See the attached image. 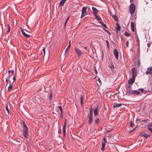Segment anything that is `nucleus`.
<instances>
[{
  "mask_svg": "<svg viewBox=\"0 0 152 152\" xmlns=\"http://www.w3.org/2000/svg\"><path fill=\"white\" fill-rule=\"evenodd\" d=\"M23 124V134L25 138L27 139L28 138V128L27 126L25 124L24 121H22Z\"/></svg>",
  "mask_w": 152,
  "mask_h": 152,
  "instance_id": "obj_1",
  "label": "nucleus"
},
{
  "mask_svg": "<svg viewBox=\"0 0 152 152\" xmlns=\"http://www.w3.org/2000/svg\"><path fill=\"white\" fill-rule=\"evenodd\" d=\"M126 95L128 96H129L130 94H131V93L132 91V88L131 86L129 85L126 88Z\"/></svg>",
  "mask_w": 152,
  "mask_h": 152,
  "instance_id": "obj_2",
  "label": "nucleus"
},
{
  "mask_svg": "<svg viewBox=\"0 0 152 152\" xmlns=\"http://www.w3.org/2000/svg\"><path fill=\"white\" fill-rule=\"evenodd\" d=\"M67 119L66 118H65L64 119V126H63V136L65 137L66 135V126L67 124Z\"/></svg>",
  "mask_w": 152,
  "mask_h": 152,
  "instance_id": "obj_3",
  "label": "nucleus"
},
{
  "mask_svg": "<svg viewBox=\"0 0 152 152\" xmlns=\"http://www.w3.org/2000/svg\"><path fill=\"white\" fill-rule=\"evenodd\" d=\"M129 9L130 13L132 14H133L135 10V5L133 4H131L130 6Z\"/></svg>",
  "mask_w": 152,
  "mask_h": 152,
  "instance_id": "obj_4",
  "label": "nucleus"
},
{
  "mask_svg": "<svg viewBox=\"0 0 152 152\" xmlns=\"http://www.w3.org/2000/svg\"><path fill=\"white\" fill-rule=\"evenodd\" d=\"M75 51L78 57H79L83 53L81 50L80 49L76 48H75Z\"/></svg>",
  "mask_w": 152,
  "mask_h": 152,
  "instance_id": "obj_5",
  "label": "nucleus"
},
{
  "mask_svg": "<svg viewBox=\"0 0 152 152\" xmlns=\"http://www.w3.org/2000/svg\"><path fill=\"white\" fill-rule=\"evenodd\" d=\"M145 73L147 75L148 74L151 75L152 74V66L151 67L148 68L147 70L145 72Z\"/></svg>",
  "mask_w": 152,
  "mask_h": 152,
  "instance_id": "obj_6",
  "label": "nucleus"
},
{
  "mask_svg": "<svg viewBox=\"0 0 152 152\" xmlns=\"http://www.w3.org/2000/svg\"><path fill=\"white\" fill-rule=\"evenodd\" d=\"M140 135L142 137H143L145 138H147L150 137L151 136L150 134H147L143 132L141 133Z\"/></svg>",
  "mask_w": 152,
  "mask_h": 152,
  "instance_id": "obj_7",
  "label": "nucleus"
},
{
  "mask_svg": "<svg viewBox=\"0 0 152 152\" xmlns=\"http://www.w3.org/2000/svg\"><path fill=\"white\" fill-rule=\"evenodd\" d=\"M88 123L89 124H91L93 122V115H88Z\"/></svg>",
  "mask_w": 152,
  "mask_h": 152,
  "instance_id": "obj_8",
  "label": "nucleus"
},
{
  "mask_svg": "<svg viewBox=\"0 0 152 152\" xmlns=\"http://www.w3.org/2000/svg\"><path fill=\"white\" fill-rule=\"evenodd\" d=\"M113 53L116 58L118 59V53L117 50L115 49L113 50Z\"/></svg>",
  "mask_w": 152,
  "mask_h": 152,
  "instance_id": "obj_9",
  "label": "nucleus"
},
{
  "mask_svg": "<svg viewBox=\"0 0 152 152\" xmlns=\"http://www.w3.org/2000/svg\"><path fill=\"white\" fill-rule=\"evenodd\" d=\"M92 10L93 11V13L94 15L96 14L99 11V10L95 7H92Z\"/></svg>",
  "mask_w": 152,
  "mask_h": 152,
  "instance_id": "obj_10",
  "label": "nucleus"
},
{
  "mask_svg": "<svg viewBox=\"0 0 152 152\" xmlns=\"http://www.w3.org/2000/svg\"><path fill=\"white\" fill-rule=\"evenodd\" d=\"M135 80V78L133 77H131L128 81V83L129 84H132L134 82Z\"/></svg>",
  "mask_w": 152,
  "mask_h": 152,
  "instance_id": "obj_11",
  "label": "nucleus"
},
{
  "mask_svg": "<svg viewBox=\"0 0 152 152\" xmlns=\"http://www.w3.org/2000/svg\"><path fill=\"white\" fill-rule=\"evenodd\" d=\"M21 31L22 33V34L24 36L26 37H30V35L28 34H26L25 32L23 31V28L20 27Z\"/></svg>",
  "mask_w": 152,
  "mask_h": 152,
  "instance_id": "obj_12",
  "label": "nucleus"
},
{
  "mask_svg": "<svg viewBox=\"0 0 152 152\" xmlns=\"http://www.w3.org/2000/svg\"><path fill=\"white\" fill-rule=\"evenodd\" d=\"M140 93V92L139 91H138L137 90H133L131 93V94L133 95H135L136 94L138 95H139Z\"/></svg>",
  "mask_w": 152,
  "mask_h": 152,
  "instance_id": "obj_13",
  "label": "nucleus"
},
{
  "mask_svg": "<svg viewBox=\"0 0 152 152\" xmlns=\"http://www.w3.org/2000/svg\"><path fill=\"white\" fill-rule=\"evenodd\" d=\"M87 7H83L82 10V13L85 14L86 15H87L86 13V9Z\"/></svg>",
  "mask_w": 152,
  "mask_h": 152,
  "instance_id": "obj_14",
  "label": "nucleus"
},
{
  "mask_svg": "<svg viewBox=\"0 0 152 152\" xmlns=\"http://www.w3.org/2000/svg\"><path fill=\"white\" fill-rule=\"evenodd\" d=\"M122 105V104L121 103H119L118 104H117V103L115 102L114 103L113 107V108H115L116 107H118L120 106H121Z\"/></svg>",
  "mask_w": 152,
  "mask_h": 152,
  "instance_id": "obj_15",
  "label": "nucleus"
},
{
  "mask_svg": "<svg viewBox=\"0 0 152 152\" xmlns=\"http://www.w3.org/2000/svg\"><path fill=\"white\" fill-rule=\"evenodd\" d=\"M98 106H97V107L95 108L94 110V115L95 116H96L98 115Z\"/></svg>",
  "mask_w": 152,
  "mask_h": 152,
  "instance_id": "obj_16",
  "label": "nucleus"
},
{
  "mask_svg": "<svg viewBox=\"0 0 152 152\" xmlns=\"http://www.w3.org/2000/svg\"><path fill=\"white\" fill-rule=\"evenodd\" d=\"M9 83H10V84L9 85V87L8 88V91H10L12 88L13 87V85L12 84H13V83H11V82L10 80H9Z\"/></svg>",
  "mask_w": 152,
  "mask_h": 152,
  "instance_id": "obj_17",
  "label": "nucleus"
},
{
  "mask_svg": "<svg viewBox=\"0 0 152 152\" xmlns=\"http://www.w3.org/2000/svg\"><path fill=\"white\" fill-rule=\"evenodd\" d=\"M93 109L92 106H91L89 108V114L88 115H93Z\"/></svg>",
  "mask_w": 152,
  "mask_h": 152,
  "instance_id": "obj_18",
  "label": "nucleus"
},
{
  "mask_svg": "<svg viewBox=\"0 0 152 152\" xmlns=\"http://www.w3.org/2000/svg\"><path fill=\"white\" fill-rule=\"evenodd\" d=\"M117 27L116 28V32H117V31H119L121 30V26L118 23H116Z\"/></svg>",
  "mask_w": 152,
  "mask_h": 152,
  "instance_id": "obj_19",
  "label": "nucleus"
},
{
  "mask_svg": "<svg viewBox=\"0 0 152 152\" xmlns=\"http://www.w3.org/2000/svg\"><path fill=\"white\" fill-rule=\"evenodd\" d=\"M80 103L81 106H83V96L82 95H81V96L80 98Z\"/></svg>",
  "mask_w": 152,
  "mask_h": 152,
  "instance_id": "obj_20",
  "label": "nucleus"
},
{
  "mask_svg": "<svg viewBox=\"0 0 152 152\" xmlns=\"http://www.w3.org/2000/svg\"><path fill=\"white\" fill-rule=\"evenodd\" d=\"M112 16V18L115 20V21H118V18L117 17L116 15H113Z\"/></svg>",
  "mask_w": 152,
  "mask_h": 152,
  "instance_id": "obj_21",
  "label": "nucleus"
},
{
  "mask_svg": "<svg viewBox=\"0 0 152 152\" xmlns=\"http://www.w3.org/2000/svg\"><path fill=\"white\" fill-rule=\"evenodd\" d=\"M95 123L96 125H98L99 123V119L97 118L95 120Z\"/></svg>",
  "mask_w": 152,
  "mask_h": 152,
  "instance_id": "obj_22",
  "label": "nucleus"
},
{
  "mask_svg": "<svg viewBox=\"0 0 152 152\" xmlns=\"http://www.w3.org/2000/svg\"><path fill=\"white\" fill-rule=\"evenodd\" d=\"M137 74L136 72H132V77L135 78L137 76Z\"/></svg>",
  "mask_w": 152,
  "mask_h": 152,
  "instance_id": "obj_23",
  "label": "nucleus"
},
{
  "mask_svg": "<svg viewBox=\"0 0 152 152\" xmlns=\"http://www.w3.org/2000/svg\"><path fill=\"white\" fill-rule=\"evenodd\" d=\"M94 15L95 16V19L97 20H102V19L101 18H100L97 15V14Z\"/></svg>",
  "mask_w": 152,
  "mask_h": 152,
  "instance_id": "obj_24",
  "label": "nucleus"
},
{
  "mask_svg": "<svg viewBox=\"0 0 152 152\" xmlns=\"http://www.w3.org/2000/svg\"><path fill=\"white\" fill-rule=\"evenodd\" d=\"M124 35L127 37H129L130 35V34L129 33H128L127 31H126L124 33Z\"/></svg>",
  "mask_w": 152,
  "mask_h": 152,
  "instance_id": "obj_25",
  "label": "nucleus"
},
{
  "mask_svg": "<svg viewBox=\"0 0 152 152\" xmlns=\"http://www.w3.org/2000/svg\"><path fill=\"white\" fill-rule=\"evenodd\" d=\"M58 107L59 108V110L60 111L61 113V114L62 115V107L61 105H59L58 106Z\"/></svg>",
  "mask_w": 152,
  "mask_h": 152,
  "instance_id": "obj_26",
  "label": "nucleus"
},
{
  "mask_svg": "<svg viewBox=\"0 0 152 152\" xmlns=\"http://www.w3.org/2000/svg\"><path fill=\"white\" fill-rule=\"evenodd\" d=\"M140 48H137V49H136V52L139 55L140 53Z\"/></svg>",
  "mask_w": 152,
  "mask_h": 152,
  "instance_id": "obj_27",
  "label": "nucleus"
},
{
  "mask_svg": "<svg viewBox=\"0 0 152 152\" xmlns=\"http://www.w3.org/2000/svg\"><path fill=\"white\" fill-rule=\"evenodd\" d=\"M70 49V47L69 45L66 49L65 50V54Z\"/></svg>",
  "mask_w": 152,
  "mask_h": 152,
  "instance_id": "obj_28",
  "label": "nucleus"
},
{
  "mask_svg": "<svg viewBox=\"0 0 152 152\" xmlns=\"http://www.w3.org/2000/svg\"><path fill=\"white\" fill-rule=\"evenodd\" d=\"M106 44H107V47L108 48V49H109V48H110V45H109V42H108V40H106Z\"/></svg>",
  "mask_w": 152,
  "mask_h": 152,
  "instance_id": "obj_29",
  "label": "nucleus"
},
{
  "mask_svg": "<svg viewBox=\"0 0 152 152\" xmlns=\"http://www.w3.org/2000/svg\"><path fill=\"white\" fill-rule=\"evenodd\" d=\"M10 72H11V75H12L14 73V70H9L8 71V73L9 74H10Z\"/></svg>",
  "mask_w": 152,
  "mask_h": 152,
  "instance_id": "obj_30",
  "label": "nucleus"
},
{
  "mask_svg": "<svg viewBox=\"0 0 152 152\" xmlns=\"http://www.w3.org/2000/svg\"><path fill=\"white\" fill-rule=\"evenodd\" d=\"M103 29L104 31H105V32H107L108 34L110 35V34H111L110 33L109 31L107 30L104 28H103Z\"/></svg>",
  "mask_w": 152,
  "mask_h": 152,
  "instance_id": "obj_31",
  "label": "nucleus"
},
{
  "mask_svg": "<svg viewBox=\"0 0 152 152\" xmlns=\"http://www.w3.org/2000/svg\"><path fill=\"white\" fill-rule=\"evenodd\" d=\"M7 27H8V30L7 31V33H8L10 30V25L9 24L7 25Z\"/></svg>",
  "mask_w": 152,
  "mask_h": 152,
  "instance_id": "obj_32",
  "label": "nucleus"
},
{
  "mask_svg": "<svg viewBox=\"0 0 152 152\" xmlns=\"http://www.w3.org/2000/svg\"><path fill=\"white\" fill-rule=\"evenodd\" d=\"M134 126V124L132 123V121H130V126L132 128Z\"/></svg>",
  "mask_w": 152,
  "mask_h": 152,
  "instance_id": "obj_33",
  "label": "nucleus"
},
{
  "mask_svg": "<svg viewBox=\"0 0 152 152\" xmlns=\"http://www.w3.org/2000/svg\"><path fill=\"white\" fill-rule=\"evenodd\" d=\"M53 96V94L52 93H51L50 94V96H49V100L50 101L51 99Z\"/></svg>",
  "mask_w": 152,
  "mask_h": 152,
  "instance_id": "obj_34",
  "label": "nucleus"
},
{
  "mask_svg": "<svg viewBox=\"0 0 152 152\" xmlns=\"http://www.w3.org/2000/svg\"><path fill=\"white\" fill-rule=\"evenodd\" d=\"M132 72H136V69L134 67H133L131 69Z\"/></svg>",
  "mask_w": 152,
  "mask_h": 152,
  "instance_id": "obj_35",
  "label": "nucleus"
},
{
  "mask_svg": "<svg viewBox=\"0 0 152 152\" xmlns=\"http://www.w3.org/2000/svg\"><path fill=\"white\" fill-rule=\"evenodd\" d=\"M131 28H134V24L132 22L131 23Z\"/></svg>",
  "mask_w": 152,
  "mask_h": 152,
  "instance_id": "obj_36",
  "label": "nucleus"
},
{
  "mask_svg": "<svg viewBox=\"0 0 152 152\" xmlns=\"http://www.w3.org/2000/svg\"><path fill=\"white\" fill-rule=\"evenodd\" d=\"M136 127H135L134 128H133L132 130H130L129 131V133H130L132 132H133V131H134L136 129Z\"/></svg>",
  "mask_w": 152,
  "mask_h": 152,
  "instance_id": "obj_37",
  "label": "nucleus"
},
{
  "mask_svg": "<svg viewBox=\"0 0 152 152\" xmlns=\"http://www.w3.org/2000/svg\"><path fill=\"white\" fill-rule=\"evenodd\" d=\"M11 77V76H10V75H9V77L7 78L6 79V83H7L8 82V79H9V78Z\"/></svg>",
  "mask_w": 152,
  "mask_h": 152,
  "instance_id": "obj_38",
  "label": "nucleus"
},
{
  "mask_svg": "<svg viewBox=\"0 0 152 152\" xmlns=\"http://www.w3.org/2000/svg\"><path fill=\"white\" fill-rule=\"evenodd\" d=\"M137 66L138 67L140 66V60H138L137 61Z\"/></svg>",
  "mask_w": 152,
  "mask_h": 152,
  "instance_id": "obj_39",
  "label": "nucleus"
},
{
  "mask_svg": "<svg viewBox=\"0 0 152 152\" xmlns=\"http://www.w3.org/2000/svg\"><path fill=\"white\" fill-rule=\"evenodd\" d=\"M70 17V16H69L66 19V21H65V24H66V23H67L68 20H69V18Z\"/></svg>",
  "mask_w": 152,
  "mask_h": 152,
  "instance_id": "obj_40",
  "label": "nucleus"
},
{
  "mask_svg": "<svg viewBox=\"0 0 152 152\" xmlns=\"http://www.w3.org/2000/svg\"><path fill=\"white\" fill-rule=\"evenodd\" d=\"M97 80L99 83L100 84V85H101L102 84V81L101 80H100V78H98Z\"/></svg>",
  "mask_w": 152,
  "mask_h": 152,
  "instance_id": "obj_41",
  "label": "nucleus"
},
{
  "mask_svg": "<svg viewBox=\"0 0 152 152\" xmlns=\"http://www.w3.org/2000/svg\"><path fill=\"white\" fill-rule=\"evenodd\" d=\"M138 90L142 92H143L144 91V89L142 88H140Z\"/></svg>",
  "mask_w": 152,
  "mask_h": 152,
  "instance_id": "obj_42",
  "label": "nucleus"
},
{
  "mask_svg": "<svg viewBox=\"0 0 152 152\" xmlns=\"http://www.w3.org/2000/svg\"><path fill=\"white\" fill-rule=\"evenodd\" d=\"M136 46L137 47V48H140V42H138L136 44Z\"/></svg>",
  "mask_w": 152,
  "mask_h": 152,
  "instance_id": "obj_43",
  "label": "nucleus"
},
{
  "mask_svg": "<svg viewBox=\"0 0 152 152\" xmlns=\"http://www.w3.org/2000/svg\"><path fill=\"white\" fill-rule=\"evenodd\" d=\"M129 41L128 40L126 42V46L127 47H129Z\"/></svg>",
  "mask_w": 152,
  "mask_h": 152,
  "instance_id": "obj_44",
  "label": "nucleus"
},
{
  "mask_svg": "<svg viewBox=\"0 0 152 152\" xmlns=\"http://www.w3.org/2000/svg\"><path fill=\"white\" fill-rule=\"evenodd\" d=\"M6 110L7 112H8V113L9 112V109H8V107L7 106H6Z\"/></svg>",
  "mask_w": 152,
  "mask_h": 152,
  "instance_id": "obj_45",
  "label": "nucleus"
},
{
  "mask_svg": "<svg viewBox=\"0 0 152 152\" xmlns=\"http://www.w3.org/2000/svg\"><path fill=\"white\" fill-rule=\"evenodd\" d=\"M103 140L104 141V142H105V143H106L107 142L106 138L105 137H104Z\"/></svg>",
  "mask_w": 152,
  "mask_h": 152,
  "instance_id": "obj_46",
  "label": "nucleus"
},
{
  "mask_svg": "<svg viewBox=\"0 0 152 152\" xmlns=\"http://www.w3.org/2000/svg\"><path fill=\"white\" fill-rule=\"evenodd\" d=\"M105 143H106L105 142H102V146L105 147Z\"/></svg>",
  "mask_w": 152,
  "mask_h": 152,
  "instance_id": "obj_47",
  "label": "nucleus"
},
{
  "mask_svg": "<svg viewBox=\"0 0 152 152\" xmlns=\"http://www.w3.org/2000/svg\"><path fill=\"white\" fill-rule=\"evenodd\" d=\"M102 60H103L104 59V55L103 51H102Z\"/></svg>",
  "mask_w": 152,
  "mask_h": 152,
  "instance_id": "obj_48",
  "label": "nucleus"
},
{
  "mask_svg": "<svg viewBox=\"0 0 152 152\" xmlns=\"http://www.w3.org/2000/svg\"><path fill=\"white\" fill-rule=\"evenodd\" d=\"M42 50L43 51L44 55V56L45 54V48H43L42 49Z\"/></svg>",
  "mask_w": 152,
  "mask_h": 152,
  "instance_id": "obj_49",
  "label": "nucleus"
},
{
  "mask_svg": "<svg viewBox=\"0 0 152 152\" xmlns=\"http://www.w3.org/2000/svg\"><path fill=\"white\" fill-rule=\"evenodd\" d=\"M103 27H104V28H107V26L106 25V24H103V26H102Z\"/></svg>",
  "mask_w": 152,
  "mask_h": 152,
  "instance_id": "obj_50",
  "label": "nucleus"
},
{
  "mask_svg": "<svg viewBox=\"0 0 152 152\" xmlns=\"http://www.w3.org/2000/svg\"><path fill=\"white\" fill-rule=\"evenodd\" d=\"M13 83L15 81V80H16L15 76H14L13 77Z\"/></svg>",
  "mask_w": 152,
  "mask_h": 152,
  "instance_id": "obj_51",
  "label": "nucleus"
},
{
  "mask_svg": "<svg viewBox=\"0 0 152 152\" xmlns=\"http://www.w3.org/2000/svg\"><path fill=\"white\" fill-rule=\"evenodd\" d=\"M98 22L99 23L101 24L102 25V26H103V24H104V23L102 22L101 21H99Z\"/></svg>",
  "mask_w": 152,
  "mask_h": 152,
  "instance_id": "obj_52",
  "label": "nucleus"
},
{
  "mask_svg": "<svg viewBox=\"0 0 152 152\" xmlns=\"http://www.w3.org/2000/svg\"><path fill=\"white\" fill-rule=\"evenodd\" d=\"M148 119H145V120H142V122L145 123L146 122V121H148Z\"/></svg>",
  "mask_w": 152,
  "mask_h": 152,
  "instance_id": "obj_53",
  "label": "nucleus"
},
{
  "mask_svg": "<svg viewBox=\"0 0 152 152\" xmlns=\"http://www.w3.org/2000/svg\"><path fill=\"white\" fill-rule=\"evenodd\" d=\"M101 150L102 151H103L104 150V147L102 146Z\"/></svg>",
  "mask_w": 152,
  "mask_h": 152,
  "instance_id": "obj_54",
  "label": "nucleus"
},
{
  "mask_svg": "<svg viewBox=\"0 0 152 152\" xmlns=\"http://www.w3.org/2000/svg\"><path fill=\"white\" fill-rule=\"evenodd\" d=\"M86 15L85 14H84L82 13H81V18H83L84 16H85Z\"/></svg>",
  "mask_w": 152,
  "mask_h": 152,
  "instance_id": "obj_55",
  "label": "nucleus"
},
{
  "mask_svg": "<svg viewBox=\"0 0 152 152\" xmlns=\"http://www.w3.org/2000/svg\"><path fill=\"white\" fill-rule=\"evenodd\" d=\"M94 68H95V72L96 74H97V70H96V68L95 67H94Z\"/></svg>",
  "mask_w": 152,
  "mask_h": 152,
  "instance_id": "obj_56",
  "label": "nucleus"
},
{
  "mask_svg": "<svg viewBox=\"0 0 152 152\" xmlns=\"http://www.w3.org/2000/svg\"><path fill=\"white\" fill-rule=\"evenodd\" d=\"M136 38H137V42H140L139 40V39L138 36H137V37H136Z\"/></svg>",
  "mask_w": 152,
  "mask_h": 152,
  "instance_id": "obj_57",
  "label": "nucleus"
},
{
  "mask_svg": "<svg viewBox=\"0 0 152 152\" xmlns=\"http://www.w3.org/2000/svg\"><path fill=\"white\" fill-rule=\"evenodd\" d=\"M131 28V31L132 32H134V28Z\"/></svg>",
  "mask_w": 152,
  "mask_h": 152,
  "instance_id": "obj_58",
  "label": "nucleus"
},
{
  "mask_svg": "<svg viewBox=\"0 0 152 152\" xmlns=\"http://www.w3.org/2000/svg\"><path fill=\"white\" fill-rule=\"evenodd\" d=\"M150 45H151V44L150 43H148L147 44V46H148V47H150Z\"/></svg>",
  "mask_w": 152,
  "mask_h": 152,
  "instance_id": "obj_59",
  "label": "nucleus"
},
{
  "mask_svg": "<svg viewBox=\"0 0 152 152\" xmlns=\"http://www.w3.org/2000/svg\"><path fill=\"white\" fill-rule=\"evenodd\" d=\"M148 126H150V127L152 126V122L151 123L150 125H148Z\"/></svg>",
  "mask_w": 152,
  "mask_h": 152,
  "instance_id": "obj_60",
  "label": "nucleus"
},
{
  "mask_svg": "<svg viewBox=\"0 0 152 152\" xmlns=\"http://www.w3.org/2000/svg\"><path fill=\"white\" fill-rule=\"evenodd\" d=\"M140 121V119H136V122H137V121Z\"/></svg>",
  "mask_w": 152,
  "mask_h": 152,
  "instance_id": "obj_61",
  "label": "nucleus"
},
{
  "mask_svg": "<svg viewBox=\"0 0 152 152\" xmlns=\"http://www.w3.org/2000/svg\"><path fill=\"white\" fill-rule=\"evenodd\" d=\"M135 36H136V37H137V36H138V35H137V34L136 32H135Z\"/></svg>",
  "mask_w": 152,
  "mask_h": 152,
  "instance_id": "obj_62",
  "label": "nucleus"
},
{
  "mask_svg": "<svg viewBox=\"0 0 152 152\" xmlns=\"http://www.w3.org/2000/svg\"><path fill=\"white\" fill-rule=\"evenodd\" d=\"M84 48L86 50H87V47H84Z\"/></svg>",
  "mask_w": 152,
  "mask_h": 152,
  "instance_id": "obj_63",
  "label": "nucleus"
},
{
  "mask_svg": "<svg viewBox=\"0 0 152 152\" xmlns=\"http://www.w3.org/2000/svg\"><path fill=\"white\" fill-rule=\"evenodd\" d=\"M120 37H121V40H123V37H122V36H120Z\"/></svg>",
  "mask_w": 152,
  "mask_h": 152,
  "instance_id": "obj_64",
  "label": "nucleus"
}]
</instances>
